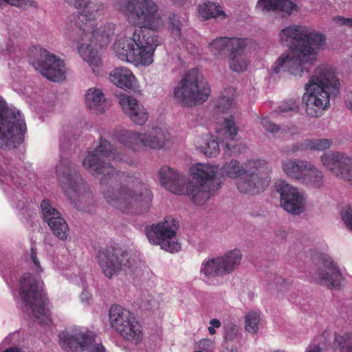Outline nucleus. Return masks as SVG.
<instances>
[{
    "instance_id": "1",
    "label": "nucleus",
    "mask_w": 352,
    "mask_h": 352,
    "mask_svg": "<svg viewBox=\"0 0 352 352\" xmlns=\"http://www.w3.org/2000/svg\"><path fill=\"white\" fill-rule=\"evenodd\" d=\"M110 161L133 162L128 155L118 151L108 140L100 138L97 145L87 151L82 166L100 179L106 202L127 212L138 204L145 187L138 177L117 172Z\"/></svg>"
},
{
    "instance_id": "2",
    "label": "nucleus",
    "mask_w": 352,
    "mask_h": 352,
    "mask_svg": "<svg viewBox=\"0 0 352 352\" xmlns=\"http://www.w3.org/2000/svg\"><path fill=\"white\" fill-rule=\"evenodd\" d=\"M129 23L138 28L127 30L126 36L118 38L113 50L120 60L135 66H148L161 41L155 35L145 34L142 28L157 30L163 25L157 6L153 0H111Z\"/></svg>"
},
{
    "instance_id": "3",
    "label": "nucleus",
    "mask_w": 352,
    "mask_h": 352,
    "mask_svg": "<svg viewBox=\"0 0 352 352\" xmlns=\"http://www.w3.org/2000/svg\"><path fill=\"white\" fill-rule=\"evenodd\" d=\"M279 38L289 50L277 59L274 72L283 71L299 78L309 72L316 62L318 52L326 45L324 34L305 25H293L282 29Z\"/></svg>"
},
{
    "instance_id": "4",
    "label": "nucleus",
    "mask_w": 352,
    "mask_h": 352,
    "mask_svg": "<svg viewBox=\"0 0 352 352\" xmlns=\"http://www.w3.org/2000/svg\"><path fill=\"white\" fill-rule=\"evenodd\" d=\"M68 4L79 10L78 23L76 34L81 41H89L100 47L107 45L114 34L115 25L107 23L96 28V21L107 11V6L102 0H64ZM82 58L92 68L94 73L99 72L101 65L98 51L91 44L83 43L78 47Z\"/></svg>"
},
{
    "instance_id": "5",
    "label": "nucleus",
    "mask_w": 352,
    "mask_h": 352,
    "mask_svg": "<svg viewBox=\"0 0 352 352\" xmlns=\"http://www.w3.org/2000/svg\"><path fill=\"white\" fill-rule=\"evenodd\" d=\"M302 100L307 115L318 118L330 107V98L340 92V82L329 65H320L305 85Z\"/></svg>"
},
{
    "instance_id": "6",
    "label": "nucleus",
    "mask_w": 352,
    "mask_h": 352,
    "mask_svg": "<svg viewBox=\"0 0 352 352\" xmlns=\"http://www.w3.org/2000/svg\"><path fill=\"white\" fill-rule=\"evenodd\" d=\"M302 100L307 115L318 118L330 107V98L340 92V82L329 65H320L305 85Z\"/></svg>"
},
{
    "instance_id": "7",
    "label": "nucleus",
    "mask_w": 352,
    "mask_h": 352,
    "mask_svg": "<svg viewBox=\"0 0 352 352\" xmlns=\"http://www.w3.org/2000/svg\"><path fill=\"white\" fill-rule=\"evenodd\" d=\"M60 186L70 202L80 210H87L93 203V195L80 175L72 166L70 160L61 158L56 167Z\"/></svg>"
},
{
    "instance_id": "8",
    "label": "nucleus",
    "mask_w": 352,
    "mask_h": 352,
    "mask_svg": "<svg viewBox=\"0 0 352 352\" xmlns=\"http://www.w3.org/2000/svg\"><path fill=\"white\" fill-rule=\"evenodd\" d=\"M96 259L103 274L108 278H112L121 272L126 275L138 276L144 265L135 254L112 246L100 249Z\"/></svg>"
},
{
    "instance_id": "9",
    "label": "nucleus",
    "mask_w": 352,
    "mask_h": 352,
    "mask_svg": "<svg viewBox=\"0 0 352 352\" xmlns=\"http://www.w3.org/2000/svg\"><path fill=\"white\" fill-rule=\"evenodd\" d=\"M112 137L130 151L142 152L146 149L162 148L168 141L170 134L160 126L147 129L144 132L120 128L113 131Z\"/></svg>"
},
{
    "instance_id": "10",
    "label": "nucleus",
    "mask_w": 352,
    "mask_h": 352,
    "mask_svg": "<svg viewBox=\"0 0 352 352\" xmlns=\"http://www.w3.org/2000/svg\"><path fill=\"white\" fill-rule=\"evenodd\" d=\"M19 285V296L23 311L31 312L40 323L49 325L51 318L50 311L45 307L43 282L30 273H25L20 279Z\"/></svg>"
},
{
    "instance_id": "11",
    "label": "nucleus",
    "mask_w": 352,
    "mask_h": 352,
    "mask_svg": "<svg viewBox=\"0 0 352 352\" xmlns=\"http://www.w3.org/2000/svg\"><path fill=\"white\" fill-rule=\"evenodd\" d=\"M210 88L197 68L186 71L174 88L175 98L184 106H192L206 101Z\"/></svg>"
},
{
    "instance_id": "12",
    "label": "nucleus",
    "mask_w": 352,
    "mask_h": 352,
    "mask_svg": "<svg viewBox=\"0 0 352 352\" xmlns=\"http://www.w3.org/2000/svg\"><path fill=\"white\" fill-rule=\"evenodd\" d=\"M26 124L21 111L9 107L0 96V148L11 150L20 144Z\"/></svg>"
},
{
    "instance_id": "13",
    "label": "nucleus",
    "mask_w": 352,
    "mask_h": 352,
    "mask_svg": "<svg viewBox=\"0 0 352 352\" xmlns=\"http://www.w3.org/2000/svg\"><path fill=\"white\" fill-rule=\"evenodd\" d=\"M111 327L124 340L137 345L143 339L142 327L134 314L120 305H113L109 311Z\"/></svg>"
},
{
    "instance_id": "14",
    "label": "nucleus",
    "mask_w": 352,
    "mask_h": 352,
    "mask_svg": "<svg viewBox=\"0 0 352 352\" xmlns=\"http://www.w3.org/2000/svg\"><path fill=\"white\" fill-rule=\"evenodd\" d=\"M59 344L67 352H106L104 346L95 343V335L84 327L68 328L58 336Z\"/></svg>"
},
{
    "instance_id": "15",
    "label": "nucleus",
    "mask_w": 352,
    "mask_h": 352,
    "mask_svg": "<svg viewBox=\"0 0 352 352\" xmlns=\"http://www.w3.org/2000/svg\"><path fill=\"white\" fill-rule=\"evenodd\" d=\"M245 173L234 181L238 190L243 194L254 195L263 191L269 185V170L265 161L255 160L248 162Z\"/></svg>"
},
{
    "instance_id": "16",
    "label": "nucleus",
    "mask_w": 352,
    "mask_h": 352,
    "mask_svg": "<svg viewBox=\"0 0 352 352\" xmlns=\"http://www.w3.org/2000/svg\"><path fill=\"white\" fill-rule=\"evenodd\" d=\"M241 259L239 250L227 251L221 256L205 259L201 265L200 274L208 280L223 277L233 272L240 265Z\"/></svg>"
},
{
    "instance_id": "17",
    "label": "nucleus",
    "mask_w": 352,
    "mask_h": 352,
    "mask_svg": "<svg viewBox=\"0 0 352 352\" xmlns=\"http://www.w3.org/2000/svg\"><path fill=\"white\" fill-rule=\"evenodd\" d=\"M178 228L177 221L172 218L153 224L146 230V237L150 243L171 253L178 252L181 247L176 237Z\"/></svg>"
},
{
    "instance_id": "18",
    "label": "nucleus",
    "mask_w": 352,
    "mask_h": 352,
    "mask_svg": "<svg viewBox=\"0 0 352 352\" xmlns=\"http://www.w3.org/2000/svg\"><path fill=\"white\" fill-rule=\"evenodd\" d=\"M314 280L328 288H337L343 283V277L332 258L324 254H320L314 259Z\"/></svg>"
},
{
    "instance_id": "19",
    "label": "nucleus",
    "mask_w": 352,
    "mask_h": 352,
    "mask_svg": "<svg viewBox=\"0 0 352 352\" xmlns=\"http://www.w3.org/2000/svg\"><path fill=\"white\" fill-rule=\"evenodd\" d=\"M36 70L48 80L60 82L65 78V67L63 61L45 49L37 50L36 56L32 60Z\"/></svg>"
},
{
    "instance_id": "20",
    "label": "nucleus",
    "mask_w": 352,
    "mask_h": 352,
    "mask_svg": "<svg viewBox=\"0 0 352 352\" xmlns=\"http://www.w3.org/2000/svg\"><path fill=\"white\" fill-rule=\"evenodd\" d=\"M280 197V206L293 214H300L305 208L307 195L305 192L284 180H278L275 184Z\"/></svg>"
},
{
    "instance_id": "21",
    "label": "nucleus",
    "mask_w": 352,
    "mask_h": 352,
    "mask_svg": "<svg viewBox=\"0 0 352 352\" xmlns=\"http://www.w3.org/2000/svg\"><path fill=\"white\" fill-rule=\"evenodd\" d=\"M322 166L334 176L352 183V158L343 152L331 151L320 156Z\"/></svg>"
},
{
    "instance_id": "22",
    "label": "nucleus",
    "mask_w": 352,
    "mask_h": 352,
    "mask_svg": "<svg viewBox=\"0 0 352 352\" xmlns=\"http://www.w3.org/2000/svg\"><path fill=\"white\" fill-rule=\"evenodd\" d=\"M41 208L44 221L50 228L52 234L58 239L66 241L69 236V228L60 213L48 200H43Z\"/></svg>"
},
{
    "instance_id": "23",
    "label": "nucleus",
    "mask_w": 352,
    "mask_h": 352,
    "mask_svg": "<svg viewBox=\"0 0 352 352\" xmlns=\"http://www.w3.org/2000/svg\"><path fill=\"white\" fill-rule=\"evenodd\" d=\"M218 189L188 179L179 195H186L193 204L201 206L208 203Z\"/></svg>"
},
{
    "instance_id": "24",
    "label": "nucleus",
    "mask_w": 352,
    "mask_h": 352,
    "mask_svg": "<svg viewBox=\"0 0 352 352\" xmlns=\"http://www.w3.org/2000/svg\"><path fill=\"white\" fill-rule=\"evenodd\" d=\"M219 170V167L217 164L209 163L194 164L190 168L191 176L190 181L219 188L220 182L216 178Z\"/></svg>"
},
{
    "instance_id": "25",
    "label": "nucleus",
    "mask_w": 352,
    "mask_h": 352,
    "mask_svg": "<svg viewBox=\"0 0 352 352\" xmlns=\"http://www.w3.org/2000/svg\"><path fill=\"white\" fill-rule=\"evenodd\" d=\"M118 102L124 113L136 125H144L148 118L146 109L135 98L124 93L118 96Z\"/></svg>"
},
{
    "instance_id": "26",
    "label": "nucleus",
    "mask_w": 352,
    "mask_h": 352,
    "mask_svg": "<svg viewBox=\"0 0 352 352\" xmlns=\"http://www.w3.org/2000/svg\"><path fill=\"white\" fill-rule=\"evenodd\" d=\"M158 175L161 185L167 190L176 195L182 192V187L188 179L184 175L168 166H162Z\"/></svg>"
},
{
    "instance_id": "27",
    "label": "nucleus",
    "mask_w": 352,
    "mask_h": 352,
    "mask_svg": "<svg viewBox=\"0 0 352 352\" xmlns=\"http://www.w3.org/2000/svg\"><path fill=\"white\" fill-rule=\"evenodd\" d=\"M110 81L116 87L124 91H136L139 89L137 78L127 67H120L114 69L109 74Z\"/></svg>"
},
{
    "instance_id": "28",
    "label": "nucleus",
    "mask_w": 352,
    "mask_h": 352,
    "mask_svg": "<svg viewBox=\"0 0 352 352\" xmlns=\"http://www.w3.org/2000/svg\"><path fill=\"white\" fill-rule=\"evenodd\" d=\"M85 101L86 107L97 114L104 113L109 106L103 91L97 87H91L86 91Z\"/></svg>"
},
{
    "instance_id": "29",
    "label": "nucleus",
    "mask_w": 352,
    "mask_h": 352,
    "mask_svg": "<svg viewBox=\"0 0 352 352\" xmlns=\"http://www.w3.org/2000/svg\"><path fill=\"white\" fill-rule=\"evenodd\" d=\"M256 9L263 13L280 12L290 15L297 10V6L289 0H258Z\"/></svg>"
},
{
    "instance_id": "30",
    "label": "nucleus",
    "mask_w": 352,
    "mask_h": 352,
    "mask_svg": "<svg viewBox=\"0 0 352 352\" xmlns=\"http://www.w3.org/2000/svg\"><path fill=\"white\" fill-rule=\"evenodd\" d=\"M309 162L298 159H287L281 162L282 170L289 178L301 182Z\"/></svg>"
},
{
    "instance_id": "31",
    "label": "nucleus",
    "mask_w": 352,
    "mask_h": 352,
    "mask_svg": "<svg viewBox=\"0 0 352 352\" xmlns=\"http://www.w3.org/2000/svg\"><path fill=\"white\" fill-rule=\"evenodd\" d=\"M244 47V38L235 37H218L208 44V49L214 56H221L227 47H229L231 51L234 47Z\"/></svg>"
},
{
    "instance_id": "32",
    "label": "nucleus",
    "mask_w": 352,
    "mask_h": 352,
    "mask_svg": "<svg viewBox=\"0 0 352 352\" xmlns=\"http://www.w3.org/2000/svg\"><path fill=\"white\" fill-rule=\"evenodd\" d=\"M194 144L197 151L208 157H216L220 151L218 142L210 133L197 136Z\"/></svg>"
},
{
    "instance_id": "33",
    "label": "nucleus",
    "mask_w": 352,
    "mask_h": 352,
    "mask_svg": "<svg viewBox=\"0 0 352 352\" xmlns=\"http://www.w3.org/2000/svg\"><path fill=\"white\" fill-rule=\"evenodd\" d=\"M308 188L320 190L324 187V175L321 169L309 162L300 182Z\"/></svg>"
},
{
    "instance_id": "34",
    "label": "nucleus",
    "mask_w": 352,
    "mask_h": 352,
    "mask_svg": "<svg viewBox=\"0 0 352 352\" xmlns=\"http://www.w3.org/2000/svg\"><path fill=\"white\" fill-rule=\"evenodd\" d=\"M247 46V40L244 38V47H234L229 56V67L234 72L240 73L245 71L250 64L244 50Z\"/></svg>"
},
{
    "instance_id": "35",
    "label": "nucleus",
    "mask_w": 352,
    "mask_h": 352,
    "mask_svg": "<svg viewBox=\"0 0 352 352\" xmlns=\"http://www.w3.org/2000/svg\"><path fill=\"white\" fill-rule=\"evenodd\" d=\"M234 109V90L228 89L225 90L215 101L214 116L218 119L221 114L232 113Z\"/></svg>"
},
{
    "instance_id": "36",
    "label": "nucleus",
    "mask_w": 352,
    "mask_h": 352,
    "mask_svg": "<svg viewBox=\"0 0 352 352\" xmlns=\"http://www.w3.org/2000/svg\"><path fill=\"white\" fill-rule=\"evenodd\" d=\"M0 182L6 183L10 188L12 186H22L24 180L18 177V175L12 170L10 162L8 160L0 159Z\"/></svg>"
},
{
    "instance_id": "37",
    "label": "nucleus",
    "mask_w": 352,
    "mask_h": 352,
    "mask_svg": "<svg viewBox=\"0 0 352 352\" xmlns=\"http://www.w3.org/2000/svg\"><path fill=\"white\" fill-rule=\"evenodd\" d=\"M198 13L199 17L204 20L217 17L224 19L226 16L219 5L210 1L200 4L198 7Z\"/></svg>"
},
{
    "instance_id": "38",
    "label": "nucleus",
    "mask_w": 352,
    "mask_h": 352,
    "mask_svg": "<svg viewBox=\"0 0 352 352\" xmlns=\"http://www.w3.org/2000/svg\"><path fill=\"white\" fill-rule=\"evenodd\" d=\"M247 164L248 162L241 164L236 160H231L230 162H225L221 170L223 175L236 181L242 173L248 170Z\"/></svg>"
},
{
    "instance_id": "39",
    "label": "nucleus",
    "mask_w": 352,
    "mask_h": 352,
    "mask_svg": "<svg viewBox=\"0 0 352 352\" xmlns=\"http://www.w3.org/2000/svg\"><path fill=\"white\" fill-rule=\"evenodd\" d=\"M244 320L245 330L250 334L256 333L263 322L261 311L254 310L248 311L245 315Z\"/></svg>"
},
{
    "instance_id": "40",
    "label": "nucleus",
    "mask_w": 352,
    "mask_h": 352,
    "mask_svg": "<svg viewBox=\"0 0 352 352\" xmlns=\"http://www.w3.org/2000/svg\"><path fill=\"white\" fill-rule=\"evenodd\" d=\"M221 118L223 119L222 127L220 130H218V133L222 132L226 135V138L232 141L237 140L239 128L236 125L233 117L232 116L229 117L221 116Z\"/></svg>"
},
{
    "instance_id": "41",
    "label": "nucleus",
    "mask_w": 352,
    "mask_h": 352,
    "mask_svg": "<svg viewBox=\"0 0 352 352\" xmlns=\"http://www.w3.org/2000/svg\"><path fill=\"white\" fill-rule=\"evenodd\" d=\"M332 146V140L327 138L322 139H307L301 145L304 149H310L322 151L329 149Z\"/></svg>"
},
{
    "instance_id": "42",
    "label": "nucleus",
    "mask_w": 352,
    "mask_h": 352,
    "mask_svg": "<svg viewBox=\"0 0 352 352\" xmlns=\"http://www.w3.org/2000/svg\"><path fill=\"white\" fill-rule=\"evenodd\" d=\"M334 344L340 352H352V334H335Z\"/></svg>"
},
{
    "instance_id": "43",
    "label": "nucleus",
    "mask_w": 352,
    "mask_h": 352,
    "mask_svg": "<svg viewBox=\"0 0 352 352\" xmlns=\"http://www.w3.org/2000/svg\"><path fill=\"white\" fill-rule=\"evenodd\" d=\"M239 327L232 322H229L224 327L223 338L226 342H234L239 338Z\"/></svg>"
},
{
    "instance_id": "44",
    "label": "nucleus",
    "mask_w": 352,
    "mask_h": 352,
    "mask_svg": "<svg viewBox=\"0 0 352 352\" xmlns=\"http://www.w3.org/2000/svg\"><path fill=\"white\" fill-rule=\"evenodd\" d=\"M298 111V106L295 100H289L283 102L275 111L278 114H289L290 113H297Z\"/></svg>"
},
{
    "instance_id": "45",
    "label": "nucleus",
    "mask_w": 352,
    "mask_h": 352,
    "mask_svg": "<svg viewBox=\"0 0 352 352\" xmlns=\"http://www.w3.org/2000/svg\"><path fill=\"white\" fill-rule=\"evenodd\" d=\"M181 29L182 23L178 19L177 16L176 14H173L172 16L169 18L168 30L175 39L180 38Z\"/></svg>"
},
{
    "instance_id": "46",
    "label": "nucleus",
    "mask_w": 352,
    "mask_h": 352,
    "mask_svg": "<svg viewBox=\"0 0 352 352\" xmlns=\"http://www.w3.org/2000/svg\"><path fill=\"white\" fill-rule=\"evenodd\" d=\"M246 147L242 143L234 144V143H226L224 148V155L231 156L232 155H239L245 151Z\"/></svg>"
},
{
    "instance_id": "47",
    "label": "nucleus",
    "mask_w": 352,
    "mask_h": 352,
    "mask_svg": "<svg viewBox=\"0 0 352 352\" xmlns=\"http://www.w3.org/2000/svg\"><path fill=\"white\" fill-rule=\"evenodd\" d=\"M340 217L346 226L352 231V206H344L340 212Z\"/></svg>"
},
{
    "instance_id": "48",
    "label": "nucleus",
    "mask_w": 352,
    "mask_h": 352,
    "mask_svg": "<svg viewBox=\"0 0 352 352\" xmlns=\"http://www.w3.org/2000/svg\"><path fill=\"white\" fill-rule=\"evenodd\" d=\"M4 4L16 7H36V3L34 0H0V6Z\"/></svg>"
},
{
    "instance_id": "49",
    "label": "nucleus",
    "mask_w": 352,
    "mask_h": 352,
    "mask_svg": "<svg viewBox=\"0 0 352 352\" xmlns=\"http://www.w3.org/2000/svg\"><path fill=\"white\" fill-rule=\"evenodd\" d=\"M196 348L203 352H212L215 348V342L209 338H204L196 343Z\"/></svg>"
},
{
    "instance_id": "50",
    "label": "nucleus",
    "mask_w": 352,
    "mask_h": 352,
    "mask_svg": "<svg viewBox=\"0 0 352 352\" xmlns=\"http://www.w3.org/2000/svg\"><path fill=\"white\" fill-rule=\"evenodd\" d=\"M30 259L34 264L33 269L37 273L39 274L43 272V269L40 265L39 260L36 256V250L34 247L31 248Z\"/></svg>"
},
{
    "instance_id": "51",
    "label": "nucleus",
    "mask_w": 352,
    "mask_h": 352,
    "mask_svg": "<svg viewBox=\"0 0 352 352\" xmlns=\"http://www.w3.org/2000/svg\"><path fill=\"white\" fill-rule=\"evenodd\" d=\"M260 123L267 131L271 133H275L278 131V126L271 122L267 118H261Z\"/></svg>"
},
{
    "instance_id": "52",
    "label": "nucleus",
    "mask_w": 352,
    "mask_h": 352,
    "mask_svg": "<svg viewBox=\"0 0 352 352\" xmlns=\"http://www.w3.org/2000/svg\"><path fill=\"white\" fill-rule=\"evenodd\" d=\"M333 21L338 25H345L349 28H352V18L336 16L333 18Z\"/></svg>"
},
{
    "instance_id": "53",
    "label": "nucleus",
    "mask_w": 352,
    "mask_h": 352,
    "mask_svg": "<svg viewBox=\"0 0 352 352\" xmlns=\"http://www.w3.org/2000/svg\"><path fill=\"white\" fill-rule=\"evenodd\" d=\"M24 197L21 194L18 193L17 195H14V197H12V201L15 203L16 200L19 199L18 202L16 203V208L19 210H23L25 207V201L23 200Z\"/></svg>"
},
{
    "instance_id": "54",
    "label": "nucleus",
    "mask_w": 352,
    "mask_h": 352,
    "mask_svg": "<svg viewBox=\"0 0 352 352\" xmlns=\"http://www.w3.org/2000/svg\"><path fill=\"white\" fill-rule=\"evenodd\" d=\"M90 298H91L90 294L86 290L82 291V292L80 295L81 300L84 302L88 303Z\"/></svg>"
},
{
    "instance_id": "55",
    "label": "nucleus",
    "mask_w": 352,
    "mask_h": 352,
    "mask_svg": "<svg viewBox=\"0 0 352 352\" xmlns=\"http://www.w3.org/2000/svg\"><path fill=\"white\" fill-rule=\"evenodd\" d=\"M305 352H321V348L316 344L309 345Z\"/></svg>"
},
{
    "instance_id": "56",
    "label": "nucleus",
    "mask_w": 352,
    "mask_h": 352,
    "mask_svg": "<svg viewBox=\"0 0 352 352\" xmlns=\"http://www.w3.org/2000/svg\"><path fill=\"white\" fill-rule=\"evenodd\" d=\"M209 324L214 328H219L221 324L219 320L213 318L210 320Z\"/></svg>"
},
{
    "instance_id": "57",
    "label": "nucleus",
    "mask_w": 352,
    "mask_h": 352,
    "mask_svg": "<svg viewBox=\"0 0 352 352\" xmlns=\"http://www.w3.org/2000/svg\"><path fill=\"white\" fill-rule=\"evenodd\" d=\"M148 303L150 305L151 309H158V307L160 306V302L157 300H148Z\"/></svg>"
},
{
    "instance_id": "58",
    "label": "nucleus",
    "mask_w": 352,
    "mask_h": 352,
    "mask_svg": "<svg viewBox=\"0 0 352 352\" xmlns=\"http://www.w3.org/2000/svg\"><path fill=\"white\" fill-rule=\"evenodd\" d=\"M346 107L350 109L352 112V91L349 94L348 96V99L346 101Z\"/></svg>"
},
{
    "instance_id": "59",
    "label": "nucleus",
    "mask_w": 352,
    "mask_h": 352,
    "mask_svg": "<svg viewBox=\"0 0 352 352\" xmlns=\"http://www.w3.org/2000/svg\"><path fill=\"white\" fill-rule=\"evenodd\" d=\"M208 330L210 335H214L216 333L215 328L210 325L208 327Z\"/></svg>"
},
{
    "instance_id": "60",
    "label": "nucleus",
    "mask_w": 352,
    "mask_h": 352,
    "mask_svg": "<svg viewBox=\"0 0 352 352\" xmlns=\"http://www.w3.org/2000/svg\"><path fill=\"white\" fill-rule=\"evenodd\" d=\"M172 1L175 3V4H177V5H179V6H182L183 5L186 0H172Z\"/></svg>"
}]
</instances>
